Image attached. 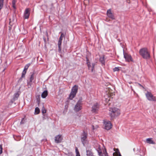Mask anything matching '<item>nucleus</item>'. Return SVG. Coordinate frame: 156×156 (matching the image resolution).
I'll return each mask as SVG.
<instances>
[{"label":"nucleus","mask_w":156,"mask_h":156,"mask_svg":"<svg viewBox=\"0 0 156 156\" xmlns=\"http://www.w3.org/2000/svg\"><path fill=\"white\" fill-rule=\"evenodd\" d=\"M32 82H30V81L29 82H28L27 83V85L28 86V87L29 88L31 86V85L32 84Z\"/></svg>","instance_id":"7c9ffc66"},{"label":"nucleus","mask_w":156,"mask_h":156,"mask_svg":"<svg viewBox=\"0 0 156 156\" xmlns=\"http://www.w3.org/2000/svg\"><path fill=\"white\" fill-rule=\"evenodd\" d=\"M98 151L99 156H108L105 149L103 151V153L100 150H98Z\"/></svg>","instance_id":"ddd939ff"},{"label":"nucleus","mask_w":156,"mask_h":156,"mask_svg":"<svg viewBox=\"0 0 156 156\" xmlns=\"http://www.w3.org/2000/svg\"><path fill=\"white\" fill-rule=\"evenodd\" d=\"M48 95V92L47 90L44 91L41 94V97L43 98H45Z\"/></svg>","instance_id":"a211bd4d"},{"label":"nucleus","mask_w":156,"mask_h":156,"mask_svg":"<svg viewBox=\"0 0 156 156\" xmlns=\"http://www.w3.org/2000/svg\"><path fill=\"white\" fill-rule=\"evenodd\" d=\"M98 126L97 125L95 126H94L93 125L92 126V129L93 130H94L95 129H97V128H98Z\"/></svg>","instance_id":"473e14b6"},{"label":"nucleus","mask_w":156,"mask_h":156,"mask_svg":"<svg viewBox=\"0 0 156 156\" xmlns=\"http://www.w3.org/2000/svg\"><path fill=\"white\" fill-rule=\"evenodd\" d=\"M114 151L115 152L113 154V156H121L118 149L114 148Z\"/></svg>","instance_id":"4468645a"},{"label":"nucleus","mask_w":156,"mask_h":156,"mask_svg":"<svg viewBox=\"0 0 156 156\" xmlns=\"http://www.w3.org/2000/svg\"><path fill=\"white\" fill-rule=\"evenodd\" d=\"M89 0H88V2H89Z\"/></svg>","instance_id":"ea45409f"},{"label":"nucleus","mask_w":156,"mask_h":156,"mask_svg":"<svg viewBox=\"0 0 156 156\" xmlns=\"http://www.w3.org/2000/svg\"><path fill=\"white\" fill-rule=\"evenodd\" d=\"M139 84L140 86H141V85L140 84Z\"/></svg>","instance_id":"58836bf2"},{"label":"nucleus","mask_w":156,"mask_h":156,"mask_svg":"<svg viewBox=\"0 0 156 156\" xmlns=\"http://www.w3.org/2000/svg\"><path fill=\"white\" fill-rule=\"evenodd\" d=\"M64 37V35L63 33H62L60 37H61V38L63 39V38Z\"/></svg>","instance_id":"f704fd0d"},{"label":"nucleus","mask_w":156,"mask_h":156,"mask_svg":"<svg viewBox=\"0 0 156 156\" xmlns=\"http://www.w3.org/2000/svg\"><path fill=\"white\" fill-rule=\"evenodd\" d=\"M124 57L126 60L128 62H133V59L130 55L127 53H125L123 51Z\"/></svg>","instance_id":"423d86ee"},{"label":"nucleus","mask_w":156,"mask_h":156,"mask_svg":"<svg viewBox=\"0 0 156 156\" xmlns=\"http://www.w3.org/2000/svg\"><path fill=\"white\" fill-rule=\"evenodd\" d=\"M40 112V109L38 107H36L35 108V112L36 114H38Z\"/></svg>","instance_id":"393cba45"},{"label":"nucleus","mask_w":156,"mask_h":156,"mask_svg":"<svg viewBox=\"0 0 156 156\" xmlns=\"http://www.w3.org/2000/svg\"><path fill=\"white\" fill-rule=\"evenodd\" d=\"M82 108V101L79 100L75 105L74 109L75 111L77 112L81 110Z\"/></svg>","instance_id":"39448f33"},{"label":"nucleus","mask_w":156,"mask_h":156,"mask_svg":"<svg viewBox=\"0 0 156 156\" xmlns=\"http://www.w3.org/2000/svg\"><path fill=\"white\" fill-rule=\"evenodd\" d=\"M105 129L107 130H109L112 128V125L109 121H105L104 122Z\"/></svg>","instance_id":"6e6552de"},{"label":"nucleus","mask_w":156,"mask_h":156,"mask_svg":"<svg viewBox=\"0 0 156 156\" xmlns=\"http://www.w3.org/2000/svg\"><path fill=\"white\" fill-rule=\"evenodd\" d=\"M41 111H42V113L43 114L45 113L46 112V110L45 109V108H44V106H43L42 108Z\"/></svg>","instance_id":"bb28decb"},{"label":"nucleus","mask_w":156,"mask_h":156,"mask_svg":"<svg viewBox=\"0 0 156 156\" xmlns=\"http://www.w3.org/2000/svg\"><path fill=\"white\" fill-rule=\"evenodd\" d=\"M30 9L29 8H26L24 12L23 17L25 19H28L30 14Z\"/></svg>","instance_id":"1a4fd4ad"},{"label":"nucleus","mask_w":156,"mask_h":156,"mask_svg":"<svg viewBox=\"0 0 156 156\" xmlns=\"http://www.w3.org/2000/svg\"><path fill=\"white\" fill-rule=\"evenodd\" d=\"M4 0H0V10L3 7Z\"/></svg>","instance_id":"412c9836"},{"label":"nucleus","mask_w":156,"mask_h":156,"mask_svg":"<svg viewBox=\"0 0 156 156\" xmlns=\"http://www.w3.org/2000/svg\"><path fill=\"white\" fill-rule=\"evenodd\" d=\"M19 96V94L18 92L15 93L14 95V99H17Z\"/></svg>","instance_id":"b1692460"},{"label":"nucleus","mask_w":156,"mask_h":156,"mask_svg":"<svg viewBox=\"0 0 156 156\" xmlns=\"http://www.w3.org/2000/svg\"><path fill=\"white\" fill-rule=\"evenodd\" d=\"M87 136V133L85 131H83L81 136V142L83 145L86 143V139Z\"/></svg>","instance_id":"7ed1b4c3"},{"label":"nucleus","mask_w":156,"mask_h":156,"mask_svg":"<svg viewBox=\"0 0 156 156\" xmlns=\"http://www.w3.org/2000/svg\"><path fill=\"white\" fill-rule=\"evenodd\" d=\"M68 156H73V153L72 152L69 153L68 154Z\"/></svg>","instance_id":"c9c22d12"},{"label":"nucleus","mask_w":156,"mask_h":156,"mask_svg":"<svg viewBox=\"0 0 156 156\" xmlns=\"http://www.w3.org/2000/svg\"><path fill=\"white\" fill-rule=\"evenodd\" d=\"M62 40V38H61V37H60L59 38V40L58 42V51L59 52H60L61 51V46Z\"/></svg>","instance_id":"2eb2a0df"},{"label":"nucleus","mask_w":156,"mask_h":156,"mask_svg":"<svg viewBox=\"0 0 156 156\" xmlns=\"http://www.w3.org/2000/svg\"><path fill=\"white\" fill-rule=\"evenodd\" d=\"M109 111L111 112L110 114L112 118H114L115 116H117L119 115L120 114V110L115 107L110 108Z\"/></svg>","instance_id":"f03ea898"},{"label":"nucleus","mask_w":156,"mask_h":156,"mask_svg":"<svg viewBox=\"0 0 156 156\" xmlns=\"http://www.w3.org/2000/svg\"><path fill=\"white\" fill-rule=\"evenodd\" d=\"M34 79V75L33 74H32L30 78V82H32V81Z\"/></svg>","instance_id":"cd10ccee"},{"label":"nucleus","mask_w":156,"mask_h":156,"mask_svg":"<svg viewBox=\"0 0 156 156\" xmlns=\"http://www.w3.org/2000/svg\"><path fill=\"white\" fill-rule=\"evenodd\" d=\"M87 64L88 67V69L89 70H91V72H92L94 68L95 64L93 63L92 64V65H91L90 62L88 61V60L87 58Z\"/></svg>","instance_id":"9d476101"},{"label":"nucleus","mask_w":156,"mask_h":156,"mask_svg":"<svg viewBox=\"0 0 156 156\" xmlns=\"http://www.w3.org/2000/svg\"><path fill=\"white\" fill-rule=\"evenodd\" d=\"M12 6H13V7L14 8H15V5H12Z\"/></svg>","instance_id":"4c0bfd02"},{"label":"nucleus","mask_w":156,"mask_h":156,"mask_svg":"<svg viewBox=\"0 0 156 156\" xmlns=\"http://www.w3.org/2000/svg\"><path fill=\"white\" fill-rule=\"evenodd\" d=\"M119 70V67H116L113 69V70L114 72L118 71Z\"/></svg>","instance_id":"c756f323"},{"label":"nucleus","mask_w":156,"mask_h":156,"mask_svg":"<svg viewBox=\"0 0 156 156\" xmlns=\"http://www.w3.org/2000/svg\"><path fill=\"white\" fill-rule=\"evenodd\" d=\"M78 90V87L76 86H74L72 88L71 91L76 93Z\"/></svg>","instance_id":"6ab92c4d"},{"label":"nucleus","mask_w":156,"mask_h":156,"mask_svg":"<svg viewBox=\"0 0 156 156\" xmlns=\"http://www.w3.org/2000/svg\"><path fill=\"white\" fill-rule=\"evenodd\" d=\"M107 16L110 19L112 20L115 19V17L113 14L112 13L111 9H109L107 11Z\"/></svg>","instance_id":"9b49d317"},{"label":"nucleus","mask_w":156,"mask_h":156,"mask_svg":"<svg viewBox=\"0 0 156 156\" xmlns=\"http://www.w3.org/2000/svg\"><path fill=\"white\" fill-rule=\"evenodd\" d=\"M23 119L20 122V124H23L24 123V122H23Z\"/></svg>","instance_id":"e433bc0d"},{"label":"nucleus","mask_w":156,"mask_h":156,"mask_svg":"<svg viewBox=\"0 0 156 156\" xmlns=\"http://www.w3.org/2000/svg\"><path fill=\"white\" fill-rule=\"evenodd\" d=\"M99 61L102 65H104L105 63V59L104 56L100 58Z\"/></svg>","instance_id":"dca6fc26"},{"label":"nucleus","mask_w":156,"mask_h":156,"mask_svg":"<svg viewBox=\"0 0 156 156\" xmlns=\"http://www.w3.org/2000/svg\"><path fill=\"white\" fill-rule=\"evenodd\" d=\"M147 142L150 144H154V141L152 140L151 138H147L146 140Z\"/></svg>","instance_id":"aec40b11"},{"label":"nucleus","mask_w":156,"mask_h":156,"mask_svg":"<svg viewBox=\"0 0 156 156\" xmlns=\"http://www.w3.org/2000/svg\"><path fill=\"white\" fill-rule=\"evenodd\" d=\"M76 156H80L79 152L77 147H76Z\"/></svg>","instance_id":"5701e85b"},{"label":"nucleus","mask_w":156,"mask_h":156,"mask_svg":"<svg viewBox=\"0 0 156 156\" xmlns=\"http://www.w3.org/2000/svg\"><path fill=\"white\" fill-rule=\"evenodd\" d=\"M16 0H13L12 1V5H15L16 3Z\"/></svg>","instance_id":"72a5a7b5"},{"label":"nucleus","mask_w":156,"mask_h":156,"mask_svg":"<svg viewBox=\"0 0 156 156\" xmlns=\"http://www.w3.org/2000/svg\"><path fill=\"white\" fill-rule=\"evenodd\" d=\"M30 65V64L29 63L26 65L24 67V70H26L27 71V69Z\"/></svg>","instance_id":"a878e982"},{"label":"nucleus","mask_w":156,"mask_h":156,"mask_svg":"<svg viewBox=\"0 0 156 156\" xmlns=\"http://www.w3.org/2000/svg\"><path fill=\"white\" fill-rule=\"evenodd\" d=\"M87 156H90L92 155V153L91 151L89 150H87Z\"/></svg>","instance_id":"4be33fe9"},{"label":"nucleus","mask_w":156,"mask_h":156,"mask_svg":"<svg viewBox=\"0 0 156 156\" xmlns=\"http://www.w3.org/2000/svg\"><path fill=\"white\" fill-rule=\"evenodd\" d=\"M2 153V145H0V154Z\"/></svg>","instance_id":"2f4dec72"},{"label":"nucleus","mask_w":156,"mask_h":156,"mask_svg":"<svg viewBox=\"0 0 156 156\" xmlns=\"http://www.w3.org/2000/svg\"><path fill=\"white\" fill-rule=\"evenodd\" d=\"M147 99L150 101H156V99L152 94L150 92H147L145 94Z\"/></svg>","instance_id":"20e7f679"},{"label":"nucleus","mask_w":156,"mask_h":156,"mask_svg":"<svg viewBox=\"0 0 156 156\" xmlns=\"http://www.w3.org/2000/svg\"><path fill=\"white\" fill-rule=\"evenodd\" d=\"M76 94V93H75L71 91L69 96L70 99L71 100L73 98L75 97Z\"/></svg>","instance_id":"f3484780"},{"label":"nucleus","mask_w":156,"mask_h":156,"mask_svg":"<svg viewBox=\"0 0 156 156\" xmlns=\"http://www.w3.org/2000/svg\"><path fill=\"white\" fill-rule=\"evenodd\" d=\"M139 54L144 58L148 59L150 57V53L146 48L141 49L139 51Z\"/></svg>","instance_id":"f257e3e1"},{"label":"nucleus","mask_w":156,"mask_h":156,"mask_svg":"<svg viewBox=\"0 0 156 156\" xmlns=\"http://www.w3.org/2000/svg\"><path fill=\"white\" fill-rule=\"evenodd\" d=\"M99 106L98 103H95L92 105L91 111L93 113H96L98 111Z\"/></svg>","instance_id":"0eeeda50"},{"label":"nucleus","mask_w":156,"mask_h":156,"mask_svg":"<svg viewBox=\"0 0 156 156\" xmlns=\"http://www.w3.org/2000/svg\"><path fill=\"white\" fill-rule=\"evenodd\" d=\"M62 137L61 135H59L55 137V142L57 143H60L62 140Z\"/></svg>","instance_id":"f8f14e48"},{"label":"nucleus","mask_w":156,"mask_h":156,"mask_svg":"<svg viewBox=\"0 0 156 156\" xmlns=\"http://www.w3.org/2000/svg\"><path fill=\"white\" fill-rule=\"evenodd\" d=\"M26 71H27L26 70H23V71L22 73V77H23L24 76L26 73Z\"/></svg>","instance_id":"c85d7f7f"}]
</instances>
